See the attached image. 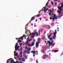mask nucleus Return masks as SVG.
Listing matches in <instances>:
<instances>
[{"mask_svg":"<svg viewBox=\"0 0 63 63\" xmlns=\"http://www.w3.org/2000/svg\"><path fill=\"white\" fill-rule=\"evenodd\" d=\"M37 16V17H39V14H38L37 15H36L35 16H33V17H32L31 19V20L30 21L29 23H28L25 26V29L26 30V32H25L26 34H28V32H29V33L30 34V31L26 30V29L27 28V25H28V24H29V23H30L32 21V20H34L35 19V16Z\"/></svg>","mask_w":63,"mask_h":63,"instance_id":"1","label":"nucleus"},{"mask_svg":"<svg viewBox=\"0 0 63 63\" xmlns=\"http://www.w3.org/2000/svg\"><path fill=\"white\" fill-rule=\"evenodd\" d=\"M58 8L59 9V10H58L57 12L59 13V16H60V15L61 14V12H62V11H63V5H62L61 6L59 7L58 6Z\"/></svg>","mask_w":63,"mask_h":63,"instance_id":"2","label":"nucleus"},{"mask_svg":"<svg viewBox=\"0 0 63 63\" xmlns=\"http://www.w3.org/2000/svg\"><path fill=\"white\" fill-rule=\"evenodd\" d=\"M27 40L26 42L25 43V45H27V46L28 45L29 47H30L31 46V45L30 44H28V43H30V42L31 41H32V39H29V37H28V38L27 39Z\"/></svg>","mask_w":63,"mask_h":63,"instance_id":"3","label":"nucleus"},{"mask_svg":"<svg viewBox=\"0 0 63 63\" xmlns=\"http://www.w3.org/2000/svg\"><path fill=\"white\" fill-rule=\"evenodd\" d=\"M53 15H53H52V16L53 17V20L52 21H53L54 20V19H58L57 17H59V18H61V17L63 16V14H62L60 16H57L56 17V14H53Z\"/></svg>","mask_w":63,"mask_h":63,"instance_id":"4","label":"nucleus"},{"mask_svg":"<svg viewBox=\"0 0 63 63\" xmlns=\"http://www.w3.org/2000/svg\"><path fill=\"white\" fill-rule=\"evenodd\" d=\"M35 34H36V36L37 37H38V33L37 32H36L35 33H32L31 34V37L32 38H34V37Z\"/></svg>","mask_w":63,"mask_h":63,"instance_id":"5","label":"nucleus"},{"mask_svg":"<svg viewBox=\"0 0 63 63\" xmlns=\"http://www.w3.org/2000/svg\"><path fill=\"white\" fill-rule=\"evenodd\" d=\"M17 43H18L17 42L16 43L15 47V50H17L19 49V48L20 47L18 46V44H17Z\"/></svg>","mask_w":63,"mask_h":63,"instance_id":"6","label":"nucleus"},{"mask_svg":"<svg viewBox=\"0 0 63 63\" xmlns=\"http://www.w3.org/2000/svg\"><path fill=\"white\" fill-rule=\"evenodd\" d=\"M13 59H10L8 60L7 61V63H9L10 62V60H11V61L10 62V63H13L14 62V60H13Z\"/></svg>","mask_w":63,"mask_h":63,"instance_id":"7","label":"nucleus"},{"mask_svg":"<svg viewBox=\"0 0 63 63\" xmlns=\"http://www.w3.org/2000/svg\"><path fill=\"white\" fill-rule=\"evenodd\" d=\"M26 35H23V36L21 37H20V38H16V40H17V39H21V40H23V37H25V38L26 39Z\"/></svg>","mask_w":63,"mask_h":63,"instance_id":"8","label":"nucleus"},{"mask_svg":"<svg viewBox=\"0 0 63 63\" xmlns=\"http://www.w3.org/2000/svg\"><path fill=\"white\" fill-rule=\"evenodd\" d=\"M46 7H44L43 8H42V9L41 10H40V11L39 12V14H40V12H41L42 11H43V9H44V12L45 13H46L47 12H46V11H47V10H46Z\"/></svg>","mask_w":63,"mask_h":63,"instance_id":"9","label":"nucleus"},{"mask_svg":"<svg viewBox=\"0 0 63 63\" xmlns=\"http://www.w3.org/2000/svg\"><path fill=\"white\" fill-rule=\"evenodd\" d=\"M52 42H50V41H47V43H48L49 44H50V45H52V44H53V42H54V41H51Z\"/></svg>","mask_w":63,"mask_h":63,"instance_id":"10","label":"nucleus"},{"mask_svg":"<svg viewBox=\"0 0 63 63\" xmlns=\"http://www.w3.org/2000/svg\"><path fill=\"white\" fill-rule=\"evenodd\" d=\"M44 56L42 57V58L43 59H45L46 58H47V57H48V55H44Z\"/></svg>","mask_w":63,"mask_h":63,"instance_id":"11","label":"nucleus"},{"mask_svg":"<svg viewBox=\"0 0 63 63\" xmlns=\"http://www.w3.org/2000/svg\"><path fill=\"white\" fill-rule=\"evenodd\" d=\"M48 5V1L47 4H46V6H45V7H46V6H47V7H48L49 8H50L51 7V6L50 5L49 6H47Z\"/></svg>","mask_w":63,"mask_h":63,"instance_id":"12","label":"nucleus"},{"mask_svg":"<svg viewBox=\"0 0 63 63\" xmlns=\"http://www.w3.org/2000/svg\"><path fill=\"white\" fill-rule=\"evenodd\" d=\"M57 34V32H54L53 33V34L54 35V36H53V37L55 38H56V34Z\"/></svg>","mask_w":63,"mask_h":63,"instance_id":"13","label":"nucleus"},{"mask_svg":"<svg viewBox=\"0 0 63 63\" xmlns=\"http://www.w3.org/2000/svg\"><path fill=\"white\" fill-rule=\"evenodd\" d=\"M53 39H54V40H55L56 38H55V37H53L50 38L49 39L50 41H53Z\"/></svg>","mask_w":63,"mask_h":63,"instance_id":"14","label":"nucleus"},{"mask_svg":"<svg viewBox=\"0 0 63 63\" xmlns=\"http://www.w3.org/2000/svg\"><path fill=\"white\" fill-rule=\"evenodd\" d=\"M31 53H33V56L34 57L35 56V54H36V52H35V51H31Z\"/></svg>","mask_w":63,"mask_h":63,"instance_id":"15","label":"nucleus"},{"mask_svg":"<svg viewBox=\"0 0 63 63\" xmlns=\"http://www.w3.org/2000/svg\"><path fill=\"white\" fill-rule=\"evenodd\" d=\"M14 56H17V55L18 54V53H16V51H15L14 52Z\"/></svg>","mask_w":63,"mask_h":63,"instance_id":"16","label":"nucleus"},{"mask_svg":"<svg viewBox=\"0 0 63 63\" xmlns=\"http://www.w3.org/2000/svg\"><path fill=\"white\" fill-rule=\"evenodd\" d=\"M21 61H22L23 62H25V61H26V60L25 59V58H23V57L21 60Z\"/></svg>","mask_w":63,"mask_h":63,"instance_id":"17","label":"nucleus"},{"mask_svg":"<svg viewBox=\"0 0 63 63\" xmlns=\"http://www.w3.org/2000/svg\"><path fill=\"white\" fill-rule=\"evenodd\" d=\"M46 27L47 28H48V29H50V27L49 25H47L46 26Z\"/></svg>","mask_w":63,"mask_h":63,"instance_id":"18","label":"nucleus"},{"mask_svg":"<svg viewBox=\"0 0 63 63\" xmlns=\"http://www.w3.org/2000/svg\"><path fill=\"white\" fill-rule=\"evenodd\" d=\"M35 45V43L34 42H32V43L31 47H32L34 45Z\"/></svg>","mask_w":63,"mask_h":63,"instance_id":"19","label":"nucleus"},{"mask_svg":"<svg viewBox=\"0 0 63 63\" xmlns=\"http://www.w3.org/2000/svg\"><path fill=\"white\" fill-rule=\"evenodd\" d=\"M50 12L49 13V16H51V14H52V13H52V10H50Z\"/></svg>","mask_w":63,"mask_h":63,"instance_id":"20","label":"nucleus"},{"mask_svg":"<svg viewBox=\"0 0 63 63\" xmlns=\"http://www.w3.org/2000/svg\"><path fill=\"white\" fill-rule=\"evenodd\" d=\"M36 48H38L39 47V44L36 43Z\"/></svg>","mask_w":63,"mask_h":63,"instance_id":"21","label":"nucleus"},{"mask_svg":"<svg viewBox=\"0 0 63 63\" xmlns=\"http://www.w3.org/2000/svg\"><path fill=\"white\" fill-rule=\"evenodd\" d=\"M39 31V32H42L43 31V29H40Z\"/></svg>","mask_w":63,"mask_h":63,"instance_id":"22","label":"nucleus"},{"mask_svg":"<svg viewBox=\"0 0 63 63\" xmlns=\"http://www.w3.org/2000/svg\"><path fill=\"white\" fill-rule=\"evenodd\" d=\"M42 39H44V40H46V36H44V38H42Z\"/></svg>","mask_w":63,"mask_h":63,"instance_id":"23","label":"nucleus"},{"mask_svg":"<svg viewBox=\"0 0 63 63\" xmlns=\"http://www.w3.org/2000/svg\"><path fill=\"white\" fill-rule=\"evenodd\" d=\"M27 53V51L26 50H24V51L23 52V53H25V54H26V53Z\"/></svg>","mask_w":63,"mask_h":63,"instance_id":"24","label":"nucleus"},{"mask_svg":"<svg viewBox=\"0 0 63 63\" xmlns=\"http://www.w3.org/2000/svg\"><path fill=\"white\" fill-rule=\"evenodd\" d=\"M41 51L42 53H45V51L43 50H42Z\"/></svg>","mask_w":63,"mask_h":63,"instance_id":"25","label":"nucleus"},{"mask_svg":"<svg viewBox=\"0 0 63 63\" xmlns=\"http://www.w3.org/2000/svg\"><path fill=\"white\" fill-rule=\"evenodd\" d=\"M52 51H54L55 52H56L58 51V50H53Z\"/></svg>","mask_w":63,"mask_h":63,"instance_id":"26","label":"nucleus"},{"mask_svg":"<svg viewBox=\"0 0 63 63\" xmlns=\"http://www.w3.org/2000/svg\"><path fill=\"white\" fill-rule=\"evenodd\" d=\"M43 48L44 50H46V48L44 46H43Z\"/></svg>","mask_w":63,"mask_h":63,"instance_id":"27","label":"nucleus"},{"mask_svg":"<svg viewBox=\"0 0 63 63\" xmlns=\"http://www.w3.org/2000/svg\"><path fill=\"white\" fill-rule=\"evenodd\" d=\"M37 40H38V42H40V41H41V39L40 38H39Z\"/></svg>","mask_w":63,"mask_h":63,"instance_id":"28","label":"nucleus"},{"mask_svg":"<svg viewBox=\"0 0 63 63\" xmlns=\"http://www.w3.org/2000/svg\"><path fill=\"white\" fill-rule=\"evenodd\" d=\"M27 52L28 54H29L30 53V52L29 51H27Z\"/></svg>","mask_w":63,"mask_h":63,"instance_id":"29","label":"nucleus"},{"mask_svg":"<svg viewBox=\"0 0 63 63\" xmlns=\"http://www.w3.org/2000/svg\"><path fill=\"white\" fill-rule=\"evenodd\" d=\"M31 49V48H29L28 49H27V50H29V51H30V50Z\"/></svg>","mask_w":63,"mask_h":63,"instance_id":"30","label":"nucleus"},{"mask_svg":"<svg viewBox=\"0 0 63 63\" xmlns=\"http://www.w3.org/2000/svg\"><path fill=\"white\" fill-rule=\"evenodd\" d=\"M48 38V39H49L50 38V37L51 36H50V35H49L48 36H47Z\"/></svg>","mask_w":63,"mask_h":63,"instance_id":"31","label":"nucleus"},{"mask_svg":"<svg viewBox=\"0 0 63 63\" xmlns=\"http://www.w3.org/2000/svg\"><path fill=\"white\" fill-rule=\"evenodd\" d=\"M22 52H21L19 53L20 55H22Z\"/></svg>","mask_w":63,"mask_h":63,"instance_id":"32","label":"nucleus"},{"mask_svg":"<svg viewBox=\"0 0 63 63\" xmlns=\"http://www.w3.org/2000/svg\"><path fill=\"white\" fill-rule=\"evenodd\" d=\"M22 42V41L21 40H19L18 41V42H17V43H18V42H19V43H21V42Z\"/></svg>","mask_w":63,"mask_h":63,"instance_id":"33","label":"nucleus"},{"mask_svg":"<svg viewBox=\"0 0 63 63\" xmlns=\"http://www.w3.org/2000/svg\"><path fill=\"white\" fill-rule=\"evenodd\" d=\"M25 59H27V57L26 56H25Z\"/></svg>","mask_w":63,"mask_h":63,"instance_id":"34","label":"nucleus"},{"mask_svg":"<svg viewBox=\"0 0 63 63\" xmlns=\"http://www.w3.org/2000/svg\"><path fill=\"white\" fill-rule=\"evenodd\" d=\"M18 58V60L19 61H20L21 59V58Z\"/></svg>","mask_w":63,"mask_h":63,"instance_id":"35","label":"nucleus"},{"mask_svg":"<svg viewBox=\"0 0 63 63\" xmlns=\"http://www.w3.org/2000/svg\"><path fill=\"white\" fill-rule=\"evenodd\" d=\"M55 43H54L53 44H52L51 45L53 47H54V45H55Z\"/></svg>","mask_w":63,"mask_h":63,"instance_id":"36","label":"nucleus"},{"mask_svg":"<svg viewBox=\"0 0 63 63\" xmlns=\"http://www.w3.org/2000/svg\"><path fill=\"white\" fill-rule=\"evenodd\" d=\"M54 23H53L51 24V25L52 26V25H54Z\"/></svg>","mask_w":63,"mask_h":63,"instance_id":"37","label":"nucleus"},{"mask_svg":"<svg viewBox=\"0 0 63 63\" xmlns=\"http://www.w3.org/2000/svg\"><path fill=\"white\" fill-rule=\"evenodd\" d=\"M19 45L20 46H22V43H21L20 44H19Z\"/></svg>","mask_w":63,"mask_h":63,"instance_id":"38","label":"nucleus"},{"mask_svg":"<svg viewBox=\"0 0 63 63\" xmlns=\"http://www.w3.org/2000/svg\"><path fill=\"white\" fill-rule=\"evenodd\" d=\"M45 47L46 48H48V46L47 45H46Z\"/></svg>","mask_w":63,"mask_h":63,"instance_id":"39","label":"nucleus"},{"mask_svg":"<svg viewBox=\"0 0 63 63\" xmlns=\"http://www.w3.org/2000/svg\"><path fill=\"white\" fill-rule=\"evenodd\" d=\"M59 1V0H54V1H56V2H57V1Z\"/></svg>","mask_w":63,"mask_h":63,"instance_id":"40","label":"nucleus"},{"mask_svg":"<svg viewBox=\"0 0 63 63\" xmlns=\"http://www.w3.org/2000/svg\"><path fill=\"white\" fill-rule=\"evenodd\" d=\"M27 48V46H26L25 47V49H26Z\"/></svg>","mask_w":63,"mask_h":63,"instance_id":"41","label":"nucleus"},{"mask_svg":"<svg viewBox=\"0 0 63 63\" xmlns=\"http://www.w3.org/2000/svg\"><path fill=\"white\" fill-rule=\"evenodd\" d=\"M16 62L17 63H20V62H18V61H16Z\"/></svg>","mask_w":63,"mask_h":63,"instance_id":"42","label":"nucleus"},{"mask_svg":"<svg viewBox=\"0 0 63 63\" xmlns=\"http://www.w3.org/2000/svg\"><path fill=\"white\" fill-rule=\"evenodd\" d=\"M51 4L52 5H53V2L52 1H51Z\"/></svg>","mask_w":63,"mask_h":63,"instance_id":"43","label":"nucleus"},{"mask_svg":"<svg viewBox=\"0 0 63 63\" xmlns=\"http://www.w3.org/2000/svg\"><path fill=\"white\" fill-rule=\"evenodd\" d=\"M53 34V33H51L50 34V35L51 37V35Z\"/></svg>","mask_w":63,"mask_h":63,"instance_id":"44","label":"nucleus"},{"mask_svg":"<svg viewBox=\"0 0 63 63\" xmlns=\"http://www.w3.org/2000/svg\"><path fill=\"white\" fill-rule=\"evenodd\" d=\"M53 19V18H51V17H50V19Z\"/></svg>","mask_w":63,"mask_h":63,"instance_id":"45","label":"nucleus"},{"mask_svg":"<svg viewBox=\"0 0 63 63\" xmlns=\"http://www.w3.org/2000/svg\"><path fill=\"white\" fill-rule=\"evenodd\" d=\"M22 47H21L20 49V51H22Z\"/></svg>","mask_w":63,"mask_h":63,"instance_id":"46","label":"nucleus"},{"mask_svg":"<svg viewBox=\"0 0 63 63\" xmlns=\"http://www.w3.org/2000/svg\"><path fill=\"white\" fill-rule=\"evenodd\" d=\"M52 15L51 16H52L53 15V16H54V15H53V12L52 11Z\"/></svg>","mask_w":63,"mask_h":63,"instance_id":"47","label":"nucleus"},{"mask_svg":"<svg viewBox=\"0 0 63 63\" xmlns=\"http://www.w3.org/2000/svg\"><path fill=\"white\" fill-rule=\"evenodd\" d=\"M33 42H35V41H36V40H35V39H33Z\"/></svg>","mask_w":63,"mask_h":63,"instance_id":"48","label":"nucleus"},{"mask_svg":"<svg viewBox=\"0 0 63 63\" xmlns=\"http://www.w3.org/2000/svg\"><path fill=\"white\" fill-rule=\"evenodd\" d=\"M39 36L40 35V31H39Z\"/></svg>","mask_w":63,"mask_h":63,"instance_id":"49","label":"nucleus"},{"mask_svg":"<svg viewBox=\"0 0 63 63\" xmlns=\"http://www.w3.org/2000/svg\"><path fill=\"white\" fill-rule=\"evenodd\" d=\"M23 56H24V57H25V54H24L23 55Z\"/></svg>","mask_w":63,"mask_h":63,"instance_id":"50","label":"nucleus"},{"mask_svg":"<svg viewBox=\"0 0 63 63\" xmlns=\"http://www.w3.org/2000/svg\"><path fill=\"white\" fill-rule=\"evenodd\" d=\"M19 56L18 55V56H17V58H19Z\"/></svg>","mask_w":63,"mask_h":63,"instance_id":"51","label":"nucleus"},{"mask_svg":"<svg viewBox=\"0 0 63 63\" xmlns=\"http://www.w3.org/2000/svg\"><path fill=\"white\" fill-rule=\"evenodd\" d=\"M40 42H37L36 43L37 44H38V43H40Z\"/></svg>","mask_w":63,"mask_h":63,"instance_id":"52","label":"nucleus"},{"mask_svg":"<svg viewBox=\"0 0 63 63\" xmlns=\"http://www.w3.org/2000/svg\"><path fill=\"white\" fill-rule=\"evenodd\" d=\"M50 11H51V9H50L48 10V11L50 12Z\"/></svg>","mask_w":63,"mask_h":63,"instance_id":"53","label":"nucleus"},{"mask_svg":"<svg viewBox=\"0 0 63 63\" xmlns=\"http://www.w3.org/2000/svg\"><path fill=\"white\" fill-rule=\"evenodd\" d=\"M36 63H38V60H37L36 61Z\"/></svg>","mask_w":63,"mask_h":63,"instance_id":"54","label":"nucleus"},{"mask_svg":"<svg viewBox=\"0 0 63 63\" xmlns=\"http://www.w3.org/2000/svg\"><path fill=\"white\" fill-rule=\"evenodd\" d=\"M63 52H62V54L61 55V56H62V55H63Z\"/></svg>","mask_w":63,"mask_h":63,"instance_id":"55","label":"nucleus"},{"mask_svg":"<svg viewBox=\"0 0 63 63\" xmlns=\"http://www.w3.org/2000/svg\"><path fill=\"white\" fill-rule=\"evenodd\" d=\"M60 5H63V3H61L60 4Z\"/></svg>","mask_w":63,"mask_h":63,"instance_id":"56","label":"nucleus"},{"mask_svg":"<svg viewBox=\"0 0 63 63\" xmlns=\"http://www.w3.org/2000/svg\"><path fill=\"white\" fill-rule=\"evenodd\" d=\"M46 33V31H45L44 32V34H45Z\"/></svg>","mask_w":63,"mask_h":63,"instance_id":"57","label":"nucleus"},{"mask_svg":"<svg viewBox=\"0 0 63 63\" xmlns=\"http://www.w3.org/2000/svg\"><path fill=\"white\" fill-rule=\"evenodd\" d=\"M52 11H54V8H53L52 9Z\"/></svg>","mask_w":63,"mask_h":63,"instance_id":"58","label":"nucleus"},{"mask_svg":"<svg viewBox=\"0 0 63 63\" xmlns=\"http://www.w3.org/2000/svg\"><path fill=\"white\" fill-rule=\"evenodd\" d=\"M40 21H41V20H42V18L41 17L40 18Z\"/></svg>","mask_w":63,"mask_h":63,"instance_id":"59","label":"nucleus"},{"mask_svg":"<svg viewBox=\"0 0 63 63\" xmlns=\"http://www.w3.org/2000/svg\"><path fill=\"white\" fill-rule=\"evenodd\" d=\"M50 44H49V47H50Z\"/></svg>","mask_w":63,"mask_h":63,"instance_id":"60","label":"nucleus"},{"mask_svg":"<svg viewBox=\"0 0 63 63\" xmlns=\"http://www.w3.org/2000/svg\"><path fill=\"white\" fill-rule=\"evenodd\" d=\"M57 5V3L56 2L55 3V5Z\"/></svg>","mask_w":63,"mask_h":63,"instance_id":"61","label":"nucleus"},{"mask_svg":"<svg viewBox=\"0 0 63 63\" xmlns=\"http://www.w3.org/2000/svg\"><path fill=\"white\" fill-rule=\"evenodd\" d=\"M57 31H56V30H55V32H56Z\"/></svg>","mask_w":63,"mask_h":63,"instance_id":"62","label":"nucleus"},{"mask_svg":"<svg viewBox=\"0 0 63 63\" xmlns=\"http://www.w3.org/2000/svg\"><path fill=\"white\" fill-rule=\"evenodd\" d=\"M43 17V18H46V17Z\"/></svg>","mask_w":63,"mask_h":63,"instance_id":"63","label":"nucleus"},{"mask_svg":"<svg viewBox=\"0 0 63 63\" xmlns=\"http://www.w3.org/2000/svg\"><path fill=\"white\" fill-rule=\"evenodd\" d=\"M20 62V63H22V62Z\"/></svg>","mask_w":63,"mask_h":63,"instance_id":"64","label":"nucleus"}]
</instances>
